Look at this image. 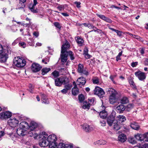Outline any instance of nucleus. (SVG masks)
<instances>
[{
    "instance_id": "nucleus-33",
    "label": "nucleus",
    "mask_w": 148,
    "mask_h": 148,
    "mask_svg": "<svg viewBox=\"0 0 148 148\" xmlns=\"http://www.w3.org/2000/svg\"><path fill=\"white\" fill-rule=\"evenodd\" d=\"M129 82L131 87H132V88L134 89L137 90L136 87L133 79H129Z\"/></svg>"
},
{
    "instance_id": "nucleus-41",
    "label": "nucleus",
    "mask_w": 148,
    "mask_h": 148,
    "mask_svg": "<svg viewBox=\"0 0 148 148\" xmlns=\"http://www.w3.org/2000/svg\"><path fill=\"white\" fill-rule=\"evenodd\" d=\"M72 87V84H68L64 86V88L68 91L69 90H70Z\"/></svg>"
},
{
    "instance_id": "nucleus-52",
    "label": "nucleus",
    "mask_w": 148,
    "mask_h": 148,
    "mask_svg": "<svg viewBox=\"0 0 148 148\" xmlns=\"http://www.w3.org/2000/svg\"><path fill=\"white\" fill-rule=\"evenodd\" d=\"M138 64V62H132L131 63V66L132 67H136Z\"/></svg>"
},
{
    "instance_id": "nucleus-50",
    "label": "nucleus",
    "mask_w": 148,
    "mask_h": 148,
    "mask_svg": "<svg viewBox=\"0 0 148 148\" xmlns=\"http://www.w3.org/2000/svg\"><path fill=\"white\" fill-rule=\"evenodd\" d=\"M88 26L87 27L90 29H94L95 28V29H97V28L96 27L93 26V25L92 24L88 23Z\"/></svg>"
},
{
    "instance_id": "nucleus-26",
    "label": "nucleus",
    "mask_w": 148,
    "mask_h": 148,
    "mask_svg": "<svg viewBox=\"0 0 148 148\" xmlns=\"http://www.w3.org/2000/svg\"><path fill=\"white\" fill-rule=\"evenodd\" d=\"M37 126V123L34 121H32L30 123V125H29L28 128H29L30 130H33L36 128Z\"/></svg>"
},
{
    "instance_id": "nucleus-17",
    "label": "nucleus",
    "mask_w": 148,
    "mask_h": 148,
    "mask_svg": "<svg viewBox=\"0 0 148 148\" xmlns=\"http://www.w3.org/2000/svg\"><path fill=\"white\" fill-rule=\"evenodd\" d=\"M16 132L17 134L20 136H23L27 134V131L26 130L23 129L19 127L16 130Z\"/></svg>"
},
{
    "instance_id": "nucleus-10",
    "label": "nucleus",
    "mask_w": 148,
    "mask_h": 148,
    "mask_svg": "<svg viewBox=\"0 0 148 148\" xmlns=\"http://www.w3.org/2000/svg\"><path fill=\"white\" fill-rule=\"evenodd\" d=\"M135 75L139 80L141 81L145 80L146 76V75L145 73L142 72L140 71L135 72Z\"/></svg>"
},
{
    "instance_id": "nucleus-7",
    "label": "nucleus",
    "mask_w": 148,
    "mask_h": 148,
    "mask_svg": "<svg viewBox=\"0 0 148 148\" xmlns=\"http://www.w3.org/2000/svg\"><path fill=\"white\" fill-rule=\"evenodd\" d=\"M105 92L101 88L97 86L94 90V94L96 95L100 98H103L104 96Z\"/></svg>"
},
{
    "instance_id": "nucleus-46",
    "label": "nucleus",
    "mask_w": 148,
    "mask_h": 148,
    "mask_svg": "<svg viewBox=\"0 0 148 148\" xmlns=\"http://www.w3.org/2000/svg\"><path fill=\"white\" fill-rule=\"evenodd\" d=\"M92 81L94 84H98L99 83V79L97 77L95 79H93Z\"/></svg>"
},
{
    "instance_id": "nucleus-19",
    "label": "nucleus",
    "mask_w": 148,
    "mask_h": 148,
    "mask_svg": "<svg viewBox=\"0 0 148 148\" xmlns=\"http://www.w3.org/2000/svg\"><path fill=\"white\" fill-rule=\"evenodd\" d=\"M125 109V106L123 104L119 105L116 108V110L119 113H123Z\"/></svg>"
},
{
    "instance_id": "nucleus-47",
    "label": "nucleus",
    "mask_w": 148,
    "mask_h": 148,
    "mask_svg": "<svg viewBox=\"0 0 148 148\" xmlns=\"http://www.w3.org/2000/svg\"><path fill=\"white\" fill-rule=\"evenodd\" d=\"M93 31H94L95 32H97L98 33L101 34L102 32V31L101 29H98L97 28L96 29H93V30H91L90 32H92Z\"/></svg>"
},
{
    "instance_id": "nucleus-48",
    "label": "nucleus",
    "mask_w": 148,
    "mask_h": 148,
    "mask_svg": "<svg viewBox=\"0 0 148 148\" xmlns=\"http://www.w3.org/2000/svg\"><path fill=\"white\" fill-rule=\"evenodd\" d=\"M54 25L56 27L58 28L59 29H61V26L59 23L57 22H55L54 23Z\"/></svg>"
},
{
    "instance_id": "nucleus-57",
    "label": "nucleus",
    "mask_w": 148,
    "mask_h": 148,
    "mask_svg": "<svg viewBox=\"0 0 148 148\" xmlns=\"http://www.w3.org/2000/svg\"><path fill=\"white\" fill-rule=\"evenodd\" d=\"M144 64L145 66H148V58H145L144 61Z\"/></svg>"
},
{
    "instance_id": "nucleus-34",
    "label": "nucleus",
    "mask_w": 148,
    "mask_h": 148,
    "mask_svg": "<svg viewBox=\"0 0 148 148\" xmlns=\"http://www.w3.org/2000/svg\"><path fill=\"white\" fill-rule=\"evenodd\" d=\"M66 53L67 54V56H69L71 60L74 59L75 57L74 56V54L72 51H69L68 52H67Z\"/></svg>"
},
{
    "instance_id": "nucleus-25",
    "label": "nucleus",
    "mask_w": 148,
    "mask_h": 148,
    "mask_svg": "<svg viewBox=\"0 0 148 148\" xmlns=\"http://www.w3.org/2000/svg\"><path fill=\"white\" fill-rule=\"evenodd\" d=\"M100 117L103 119H105L106 118L108 115L107 112L104 110L101 111L99 114Z\"/></svg>"
},
{
    "instance_id": "nucleus-54",
    "label": "nucleus",
    "mask_w": 148,
    "mask_h": 148,
    "mask_svg": "<svg viewBox=\"0 0 148 148\" xmlns=\"http://www.w3.org/2000/svg\"><path fill=\"white\" fill-rule=\"evenodd\" d=\"M57 8L60 10L61 11L62 10H64V7L63 5H60L57 7Z\"/></svg>"
},
{
    "instance_id": "nucleus-59",
    "label": "nucleus",
    "mask_w": 148,
    "mask_h": 148,
    "mask_svg": "<svg viewBox=\"0 0 148 148\" xmlns=\"http://www.w3.org/2000/svg\"><path fill=\"white\" fill-rule=\"evenodd\" d=\"M100 122L102 126H104L106 125V122L105 121L102 120H101Z\"/></svg>"
},
{
    "instance_id": "nucleus-40",
    "label": "nucleus",
    "mask_w": 148,
    "mask_h": 148,
    "mask_svg": "<svg viewBox=\"0 0 148 148\" xmlns=\"http://www.w3.org/2000/svg\"><path fill=\"white\" fill-rule=\"evenodd\" d=\"M65 145L63 143H60L57 146V148H65Z\"/></svg>"
},
{
    "instance_id": "nucleus-12",
    "label": "nucleus",
    "mask_w": 148,
    "mask_h": 148,
    "mask_svg": "<svg viewBox=\"0 0 148 148\" xmlns=\"http://www.w3.org/2000/svg\"><path fill=\"white\" fill-rule=\"evenodd\" d=\"M86 82V79L83 77L78 78L76 81L77 84L80 87L84 86Z\"/></svg>"
},
{
    "instance_id": "nucleus-32",
    "label": "nucleus",
    "mask_w": 148,
    "mask_h": 148,
    "mask_svg": "<svg viewBox=\"0 0 148 148\" xmlns=\"http://www.w3.org/2000/svg\"><path fill=\"white\" fill-rule=\"evenodd\" d=\"M120 103L122 104H125L129 102V100L127 97H123L120 100Z\"/></svg>"
},
{
    "instance_id": "nucleus-29",
    "label": "nucleus",
    "mask_w": 148,
    "mask_h": 148,
    "mask_svg": "<svg viewBox=\"0 0 148 148\" xmlns=\"http://www.w3.org/2000/svg\"><path fill=\"white\" fill-rule=\"evenodd\" d=\"M51 69L50 68L45 67L43 68L41 70L42 74L44 75L47 74L49 72L51 71Z\"/></svg>"
},
{
    "instance_id": "nucleus-51",
    "label": "nucleus",
    "mask_w": 148,
    "mask_h": 148,
    "mask_svg": "<svg viewBox=\"0 0 148 148\" xmlns=\"http://www.w3.org/2000/svg\"><path fill=\"white\" fill-rule=\"evenodd\" d=\"M104 21H106L108 23H112V21L111 19H110L108 18L106 16L104 18Z\"/></svg>"
},
{
    "instance_id": "nucleus-2",
    "label": "nucleus",
    "mask_w": 148,
    "mask_h": 148,
    "mask_svg": "<svg viewBox=\"0 0 148 148\" xmlns=\"http://www.w3.org/2000/svg\"><path fill=\"white\" fill-rule=\"evenodd\" d=\"M57 138L56 136L53 134L49 135L47 138V141L49 143V148H55L57 145L56 141Z\"/></svg>"
},
{
    "instance_id": "nucleus-6",
    "label": "nucleus",
    "mask_w": 148,
    "mask_h": 148,
    "mask_svg": "<svg viewBox=\"0 0 148 148\" xmlns=\"http://www.w3.org/2000/svg\"><path fill=\"white\" fill-rule=\"evenodd\" d=\"M115 112H112L111 114L107 117V121L109 126H111L113 123L116 121V120L115 119Z\"/></svg>"
},
{
    "instance_id": "nucleus-55",
    "label": "nucleus",
    "mask_w": 148,
    "mask_h": 148,
    "mask_svg": "<svg viewBox=\"0 0 148 148\" xmlns=\"http://www.w3.org/2000/svg\"><path fill=\"white\" fill-rule=\"evenodd\" d=\"M42 103H43L45 104H48L49 103V101L48 99L47 98L43 100H42Z\"/></svg>"
},
{
    "instance_id": "nucleus-28",
    "label": "nucleus",
    "mask_w": 148,
    "mask_h": 148,
    "mask_svg": "<svg viewBox=\"0 0 148 148\" xmlns=\"http://www.w3.org/2000/svg\"><path fill=\"white\" fill-rule=\"evenodd\" d=\"M36 5H34V4H30L29 6V8L30 10L34 13H36L38 12V10L35 9Z\"/></svg>"
},
{
    "instance_id": "nucleus-1",
    "label": "nucleus",
    "mask_w": 148,
    "mask_h": 148,
    "mask_svg": "<svg viewBox=\"0 0 148 148\" xmlns=\"http://www.w3.org/2000/svg\"><path fill=\"white\" fill-rule=\"evenodd\" d=\"M108 94L110 95L109 101L111 104H113L116 103L119 99L118 96V93L114 89L112 88H109L107 91Z\"/></svg>"
},
{
    "instance_id": "nucleus-38",
    "label": "nucleus",
    "mask_w": 148,
    "mask_h": 148,
    "mask_svg": "<svg viewBox=\"0 0 148 148\" xmlns=\"http://www.w3.org/2000/svg\"><path fill=\"white\" fill-rule=\"evenodd\" d=\"M84 105H83L82 106L83 109H88L90 107V105L89 104H87L86 101L84 103Z\"/></svg>"
},
{
    "instance_id": "nucleus-13",
    "label": "nucleus",
    "mask_w": 148,
    "mask_h": 148,
    "mask_svg": "<svg viewBox=\"0 0 148 148\" xmlns=\"http://www.w3.org/2000/svg\"><path fill=\"white\" fill-rule=\"evenodd\" d=\"M39 145L42 147H45L49 145V143L47 141V139H46V137L43 136L41 140L39 143Z\"/></svg>"
},
{
    "instance_id": "nucleus-64",
    "label": "nucleus",
    "mask_w": 148,
    "mask_h": 148,
    "mask_svg": "<svg viewBox=\"0 0 148 148\" xmlns=\"http://www.w3.org/2000/svg\"><path fill=\"white\" fill-rule=\"evenodd\" d=\"M141 148H148V144H145L141 146Z\"/></svg>"
},
{
    "instance_id": "nucleus-14",
    "label": "nucleus",
    "mask_w": 148,
    "mask_h": 148,
    "mask_svg": "<svg viewBox=\"0 0 148 148\" xmlns=\"http://www.w3.org/2000/svg\"><path fill=\"white\" fill-rule=\"evenodd\" d=\"M70 45L69 42L66 41L65 43L62 45L61 47V53H66L67 52L69 51H67V50L70 47Z\"/></svg>"
},
{
    "instance_id": "nucleus-23",
    "label": "nucleus",
    "mask_w": 148,
    "mask_h": 148,
    "mask_svg": "<svg viewBox=\"0 0 148 148\" xmlns=\"http://www.w3.org/2000/svg\"><path fill=\"white\" fill-rule=\"evenodd\" d=\"M51 75L52 76V78L54 79L58 78V77L60 76V73L58 71L55 70L51 73Z\"/></svg>"
},
{
    "instance_id": "nucleus-16",
    "label": "nucleus",
    "mask_w": 148,
    "mask_h": 148,
    "mask_svg": "<svg viewBox=\"0 0 148 148\" xmlns=\"http://www.w3.org/2000/svg\"><path fill=\"white\" fill-rule=\"evenodd\" d=\"M19 121L15 118L11 119L9 121V125L12 127H15L18 124Z\"/></svg>"
},
{
    "instance_id": "nucleus-53",
    "label": "nucleus",
    "mask_w": 148,
    "mask_h": 148,
    "mask_svg": "<svg viewBox=\"0 0 148 148\" xmlns=\"http://www.w3.org/2000/svg\"><path fill=\"white\" fill-rule=\"evenodd\" d=\"M19 46L22 47L23 48L25 47L26 44L25 42H20L19 43Z\"/></svg>"
},
{
    "instance_id": "nucleus-24",
    "label": "nucleus",
    "mask_w": 148,
    "mask_h": 148,
    "mask_svg": "<svg viewBox=\"0 0 148 148\" xmlns=\"http://www.w3.org/2000/svg\"><path fill=\"white\" fill-rule=\"evenodd\" d=\"M118 139L121 142H125L127 139L126 135L124 134H121L118 136Z\"/></svg>"
},
{
    "instance_id": "nucleus-22",
    "label": "nucleus",
    "mask_w": 148,
    "mask_h": 148,
    "mask_svg": "<svg viewBox=\"0 0 148 148\" xmlns=\"http://www.w3.org/2000/svg\"><path fill=\"white\" fill-rule=\"evenodd\" d=\"M130 126L131 128L135 130H138L140 128L138 123L136 122H134L131 123Z\"/></svg>"
},
{
    "instance_id": "nucleus-20",
    "label": "nucleus",
    "mask_w": 148,
    "mask_h": 148,
    "mask_svg": "<svg viewBox=\"0 0 148 148\" xmlns=\"http://www.w3.org/2000/svg\"><path fill=\"white\" fill-rule=\"evenodd\" d=\"M19 127L24 129L26 130L27 131V129L29 128V125L26 122H22L20 123Z\"/></svg>"
},
{
    "instance_id": "nucleus-11",
    "label": "nucleus",
    "mask_w": 148,
    "mask_h": 148,
    "mask_svg": "<svg viewBox=\"0 0 148 148\" xmlns=\"http://www.w3.org/2000/svg\"><path fill=\"white\" fill-rule=\"evenodd\" d=\"M12 115V113L9 111H7L0 113V118L1 119H5L10 117Z\"/></svg>"
},
{
    "instance_id": "nucleus-61",
    "label": "nucleus",
    "mask_w": 148,
    "mask_h": 148,
    "mask_svg": "<svg viewBox=\"0 0 148 148\" xmlns=\"http://www.w3.org/2000/svg\"><path fill=\"white\" fill-rule=\"evenodd\" d=\"M75 3L77 7L78 8L80 7V5L81 4V3L80 2L75 1Z\"/></svg>"
},
{
    "instance_id": "nucleus-31",
    "label": "nucleus",
    "mask_w": 148,
    "mask_h": 148,
    "mask_svg": "<svg viewBox=\"0 0 148 148\" xmlns=\"http://www.w3.org/2000/svg\"><path fill=\"white\" fill-rule=\"evenodd\" d=\"M108 28L112 30L113 31H114V32H116L117 33V35L118 36H119L121 37V36H122V32L119 31V30H117L113 28L110 27H109Z\"/></svg>"
},
{
    "instance_id": "nucleus-43",
    "label": "nucleus",
    "mask_w": 148,
    "mask_h": 148,
    "mask_svg": "<svg viewBox=\"0 0 148 148\" xmlns=\"http://www.w3.org/2000/svg\"><path fill=\"white\" fill-rule=\"evenodd\" d=\"M129 142L131 143L134 144L136 143V141L134 140V138L130 137L128 139Z\"/></svg>"
},
{
    "instance_id": "nucleus-58",
    "label": "nucleus",
    "mask_w": 148,
    "mask_h": 148,
    "mask_svg": "<svg viewBox=\"0 0 148 148\" xmlns=\"http://www.w3.org/2000/svg\"><path fill=\"white\" fill-rule=\"evenodd\" d=\"M41 98L42 100H44L47 98L46 95H45L44 94H41Z\"/></svg>"
},
{
    "instance_id": "nucleus-36",
    "label": "nucleus",
    "mask_w": 148,
    "mask_h": 148,
    "mask_svg": "<svg viewBox=\"0 0 148 148\" xmlns=\"http://www.w3.org/2000/svg\"><path fill=\"white\" fill-rule=\"evenodd\" d=\"M79 92L78 89H72V94L74 96L77 95Z\"/></svg>"
},
{
    "instance_id": "nucleus-30",
    "label": "nucleus",
    "mask_w": 148,
    "mask_h": 148,
    "mask_svg": "<svg viewBox=\"0 0 148 148\" xmlns=\"http://www.w3.org/2000/svg\"><path fill=\"white\" fill-rule=\"evenodd\" d=\"M113 124V128L114 130L117 131L120 129V125L117 120H116V121L114 122Z\"/></svg>"
},
{
    "instance_id": "nucleus-15",
    "label": "nucleus",
    "mask_w": 148,
    "mask_h": 148,
    "mask_svg": "<svg viewBox=\"0 0 148 148\" xmlns=\"http://www.w3.org/2000/svg\"><path fill=\"white\" fill-rule=\"evenodd\" d=\"M8 58V54L6 53V51H5L0 54V62L2 63L5 62Z\"/></svg>"
},
{
    "instance_id": "nucleus-35",
    "label": "nucleus",
    "mask_w": 148,
    "mask_h": 148,
    "mask_svg": "<svg viewBox=\"0 0 148 148\" xmlns=\"http://www.w3.org/2000/svg\"><path fill=\"white\" fill-rule=\"evenodd\" d=\"M119 120L121 123L123 122L126 120V117L123 115H119Z\"/></svg>"
},
{
    "instance_id": "nucleus-4",
    "label": "nucleus",
    "mask_w": 148,
    "mask_h": 148,
    "mask_svg": "<svg viewBox=\"0 0 148 148\" xmlns=\"http://www.w3.org/2000/svg\"><path fill=\"white\" fill-rule=\"evenodd\" d=\"M135 137L137 140L141 142H148V132L143 134H138L135 135Z\"/></svg>"
},
{
    "instance_id": "nucleus-45",
    "label": "nucleus",
    "mask_w": 148,
    "mask_h": 148,
    "mask_svg": "<svg viewBox=\"0 0 148 148\" xmlns=\"http://www.w3.org/2000/svg\"><path fill=\"white\" fill-rule=\"evenodd\" d=\"M65 146V148H73V144L71 143L66 144Z\"/></svg>"
},
{
    "instance_id": "nucleus-62",
    "label": "nucleus",
    "mask_w": 148,
    "mask_h": 148,
    "mask_svg": "<svg viewBox=\"0 0 148 148\" xmlns=\"http://www.w3.org/2000/svg\"><path fill=\"white\" fill-rule=\"evenodd\" d=\"M68 91L66 89H65V88L61 90V92L63 94H66L68 92Z\"/></svg>"
},
{
    "instance_id": "nucleus-56",
    "label": "nucleus",
    "mask_w": 148,
    "mask_h": 148,
    "mask_svg": "<svg viewBox=\"0 0 148 148\" xmlns=\"http://www.w3.org/2000/svg\"><path fill=\"white\" fill-rule=\"evenodd\" d=\"M5 51V50L3 49L2 45L0 44V54L4 52Z\"/></svg>"
},
{
    "instance_id": "nucleus-44",
    "label": "nucleus",
    "mask_w": 148,
    "mask_h": 148,
    "mask_svg": "<svg viewBox=\"0 0 148 148\" xmlns=\"http://www.w3.org/2000/svg\"><path fill=\"white\" fill-rule=\"evenodd\" d=\"M133 108V105L132 104H129L126 107V110L129 111L130 109Z\"/></svg>"
},
{
    "instance_id": "nucleus-37",
    "label": "nucleus",
    "mask_w": 148,
    "mask_h": 148,
    "mask_svg": "<svg viewBox=\"0 0 148 148\" xmlns=\"http://www.w3.org/2000/svg\"><path fill=\"white\" fill-rule=\"evenodd\" d=\"M95 98L94 97L90 98L88 99L89 103H88L90 105H94L95 103Z\"/></svg>"
},
{
    "instance_id": "nucleus-8",
    "label": "nucleus",
    "mask_w": 148,
    "mask_h": 148,
    "mask_svg": "<svg viewBox=\"0 0 148 148\" xmlns=\"http://www.w3.org/2000/svg\"><path fill=\"white\" fill-rule=\"evenodd\" d=\"M77 71L79 73L84 74L86 76L89 74L88 71L84 69V65L81 64H79L78 65Z\"/></svg>"
},
{
    "instance_id": "nucleus-42",
    "label": "nucleus",
    "mask_w": 148,
    "mask_h": 148,
    "mask_svg": "<svg viewBox=\"0 0 148 148\" xmlns=\"http://www.w3.org/2000/svg\"><path fill=\"white\" fill-rule=\"evenodd\" d=\"M34 134L35 135L36 134L35 131H34V130H31L28 133V136L30 137L33 136Z\"/></svg>"
},
{
    "instance_id": "nucleus-27",
    "label": "nucleus",
    "mask_w": 148,
    "mask_h": 148,
    "mask_svg": "<svg viewBox=\"0 0 148 148\" xmlns=\"http://www.w3.org/2000/svg\"><path fill=\"white\" fill-rule=\"evenodd\" d=\"M75 40L79 45V46H82L84 42V40L82 38H81L79 36H77Z\"/></svg>"
},
{
    "instance_id": "nucleus-39",
    "label": "nucleus",
    "mask_w": 148,
    "mask_h": 148,
    "mask_svg": "<svg viewBox=\"0 0 148 148\" xmlns=\"http://www.w3.org/2000/svg\"><path fill=\"white\" fill-rule=\"evenodd\" d=\"M78 99L80 103L82 102L84 100V97L82 94H81L78 96Z\"/></svg>"
},
{
    "instance_id": "nucleus-18",
    "label": "nucleus",
    "mask_w": 148,
    "mask_h": 148,
    "mask_svg": "<svg viewBox=\"0 0 148 148\" xmlns=\"http://www.w3.org/2000/svg\"><path fill=\"white\" fill-rule=\"evenodd\" d=\"M83 129L86 132H90L94 129V128L87 124H84L83 126Z\"/></svg>"
},
{
    "instance_id": "nucleus-63",
    "label": "nucleus",
    "mask_w": 148,
    "mask_h": 148,
    "mask_svg": "<svg viewBox=\"0 0 148 148\" xmlns=\"http://www.w3.org/2000/svg\"><path fill=\"white\" fill-rule=\"evenodd\" d=\"M85 56V57L86 59H89L90 58V57H91V56L89 55L88 53L86 54H85L84 55Z\"/></svg>"
},
{
    "instance_id": "nucleus-60",
    "label": "nucleus",
    "mask_w": 148,
    "mask_h": 148,
    "mask_svg": "<svg viewBox=\"0 0 148 148\" xmlns=\"http://www.w3.org/2000/svg\"><path fill=\"white\" fill-rule=\"evenodd\" d=\"M48 136V135L47 134V133H46L45 132H42V135H40V137H41L42 138L43 136H45L46 137V138H47V137Z\"/></svg>"
},
{
    "instance_id": "nucleus-49",
    "label": "nucleus",
    "mask_w": 148,
    "mask_h": 148,
    "mask_svg": "<svg viewBox=\"0 0 148 148\" xmlns=\"http://www.w3.org/2000/svg\"><path fill=\"white\" fill-rule=\"evenodd\" d=\"M96 15L97 16L99 17L101 19H102L103 21L104 20V18L106 16L104 15L99 14L97 13L96 14Z\"/></svg>"
},
{
    "instance_id": "nucleus-3",
    "label": "nucleus",
    "mask_w": 148,
    "mask_h": 148,
    "mask_svg": "<svg viewBox=\"0 0 148 148\" xmlns=\"http://www.w3.org/2000/svg\"><path fill=\"white\" fill-rule=\"evenodd\" d=\"M13 64L18 67L22 68L26 64V61L23 58L20 57L15 58L14 59Z\"/></svg>"
},
{
    "instance_id": "nucleus-9",
    "label": "nucleus",
    "mask_w": 148,
    "mask_h": 148,
    "mask_svg": "<svg viewBox=\"0 0 148 148\" xmlns=\"http://www.w3.org/2000/svg\"><path fill=\"white\" fill-rule=\"evenodd\" d=\"M42 66L34 62L31 66V69L33 72L36 73L42 69Z\"/></svg>"
},
{
    "instance_id": "nucleus-5",
    "label": "nucleus",
    "mask_w": 148,
    "mask_h": 148,
    "mask_svg": "<svg viewBox=\"0 0 148 148\" xmlns=\"http://www.w3.org/2000/svg\"><path fill=\"white\" fill-rule=\"evenodd\" d=\"M68 78L60 77L54 79L55 85L57 86H60L63 84H66L67 83L66 81Z\"/></svg>"
},
{
    "instance_id": "nucleus-21",
    "label": "nucleus",
    "mask_w": 148,
    "mask_h": 148,
    "mask_svg": "<svg viewBox=\"0 0 148 148\" xmlns=\"http://www.w3.org/2000/svg\"><path fill=\"white\" fill-rule=\"evenodd\" d=\"M60 56L62 62L64 63L66 62L67 60V54L65 53H62L61 52Z\"/></svg>"
}]
</instances>
